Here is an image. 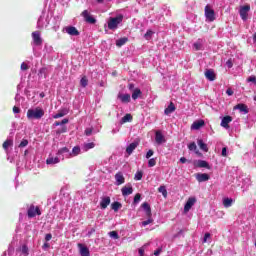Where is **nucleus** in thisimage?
Returning <instances> with one entry per match:
<instances>
[{"mask_svg":"<svg viewBox=\"0 0 256 256\" xmlns=\"http://www.w3.org/2000/svg\"><path fill=\"white\" fill-rule=\"evenodd\" d=\"M81 87H87L89 85V80L87 79V76H83L80 80Z\"/></svg>","mask_w":256,"mask_h":256,"instance_id":"obj_37","label":"nucleus"},{"mask_svg":"<svg viewBox=\"0 0 256 256\" xmlns=\"http://www.w3.org/2000/svg\"><path fill=\"white\" fill-rule=\"evenodd\" d=\"M205 17L207 21L213 22L215 21V10L211 9V6H205Z\"/></svg>","mask_w":256,"mask_h":256,"instance_id":"obj_5","label":"nucleus"},{"mask_svg":"<svg viewBox=\"0 0 256 256\" xmlns=\"http://www.w3.org/2000/svg\"><path fill=\"white\" fill-rule=\"evenodd\" d=\"M131 121H133V116L131 114H126L121 119V123H131Z\"/></svg>","mask_w":256,"mask_h":256,"instance_id":"obj_33","label":"nucleus"},{"mask_svg":"<svg viewBox=\"0 0 256 256\" xmlns=\"http://www.w3.org/2000/svg\"><path fill=\"white\" fill-rule=\"evenodd\" d=\"M20 251L22 255L29 256V247H27V244L22 245Z\"/></svg>","mask_w":256,"mask_h":256,"instance_id":"obj_35","label":"nucleus"},{"mask_svg":"<svg viewBox=\"0 0 256 256\" xmlns=\"http://www.w3.org/2000/svg\"><path fill=\"white\" fill-rule=\"evenodd\" d=\"M32 39L34 45L37 47L43 45V39L41 38V31H34L32 32Z\"/></svg>","mask_w":256,"mask_h":256,"instance_id":"obj_6","label":"nucleus"},{"mask_svg":"<svg viewBox=\"0 0 256 256\" xmlns=\"http://www.w3.org/2000/svg\"><path fill=\"white\" fill-rule=\"evenodd\" d=\"M128 41H129V38H127V37L120 38L116 41V46L123 47V45H125V43H127Z\"/></svg>","mask_w":256,"mask_h":256,"instance_id":"obj_32","label":"nucleus"},{"mask_svg":"<svg viewBox=\"0 0 256 256\" xmlns=\"http://www.w3.org/2000/svg\"><path fill=\"white\" fill-rule=\"evenodd\" d=\"M123 23V15H118L116 17H110L108 21V29L115 30L119 27V24Z\"/></svg>","mask_w":256,"mask_h":256,"instance_id":"obj_2","label":"nucleus"},{"mask_svg":"<svg viewBox=\"0 0 256 256\" xmlns=\"http://www.w3.org/2000/svg\"><path fill=\"white\" fill-rule=\"evenodd\" d=\"M63 153H69V148L67 147L60 148L57 152V155H63Z\"/></svg>","mask_w":256,"mask_h":256,"instance_id":"obj_44","label":"nucleus"},{"mask_svg":"<svg viewBox=\"0 0 256 256\" xmlns=\"http://www.w3.org/2000/svg\"><path fill=\"white\" fill-rule=\"evenodd\" d=\"M201 127H205V121L204 120H198L194 121L191 125V129L194 131H199Z\"/></svg>","mask_w":256,"mask_h":256,"instance_id":"obj_12","label":"nucleus"},{"mask_svg":"<svg viewBox=\"0 0 256 256\" xmlns=\"http://www.w3.org/2000/svg\"><path fill=\"white\" fill-rule=\"evenodd\" d=\"M51 247V245H49V243H44L42 246V249H49Z\"/></svg>","mask_w":256,"mask_h":256,"instance_id":"obj_64","label":"nucleus"},{"mask_svg":"<svg viewBox=\"0 0 256 256\" xmlns=\"http://www.w3.org/2000/svg\"><path fill=\"white\" fill-rule=\"evenodd\" d=\"M193 47L195 51H201V49H203V39H198V41L193 44Z\"/></svg>","mask_w":256,"mask_h":256,"instance_id":"obj_30","label":"nucleus"},{"mask_svg":"<svg viewBox=\"0 0 256 256\" xmlns=\"http://www.w3.org/2000/svg\"><path fill=\"white\" fill-rule=\"evenodd\" d=\"M81 17H83L84 21L86 23H89L90 25H95V23H97V19H95L93 16H91V14L89 13L88 10H84L81 13Z\"/></svg>","mask_w":256,"mask_h":256,"instance_id":"obj_3","label":"nucleus"},{"mask_svg":"<svg viewBox=\"0 0 256 256\" xmlns=\"http://www.w3.org/2000/svg\"><path fill=\"white\" fill-rule=\"evenodd\" d=\"M226 94H227L229 97H231V95H233V90H232L231 88H228V89L226 90Z\"/></svg>","mask_w":256,"mask_h":256,"instance_id":"obj_61","label":"nucleus"},{"mask_svg":"<svg viewBox=\"0 0 256 256\" xmlns=\"http://www.w3.org/2000/svg\"><path fill=\"white\" fill-rule=\"evenodd\" d=\"M151 223H153V218L148 217L147 220H145V221L142 222V225H143L144 227H147V225H151Z\"/></svg>","mask_w":256,"mask_h":256,"instance_id":"obj_46","label":"nucleus"},{"mask_svg":"<svg viewBox=\"0 0 256 256\" xmlns=\"http://www.w3.org/2000/svg\"><path fill=\"white\" fill-rule=\"evenodd\" d=\"M67 123H69V119L65 118L61 122L59 121L54 122L53 126L59 127V125H67Z\"/></svg>","mask_w":256,"mask_h":256,"instance_id":"obj_38","label":"nucleus"},{"mask_svg":"<svg viewBox=\"0 0 256 256\" xmlns=\"http://www.w3.org/2000/svg\"><path fill=\"white\" fill-rule=\"evenodd\" d=\"M154 151L153 150H149L147 153H146V159H151V157H153L154 155Z\"/></svg>","mask_w":256,"mask_h":256,"instance_id":"obj_52","label":"nucleus"},{"mask_svg":"<svg viewBox=\"0 0 256 256\" xmlns=\"http://www.w3.org/2000/svg\"><path fill=\"white\" fill-rule=\"evenodd\" d=\"M157 165V158H151L148 160V167H155Z\"/></svg>","mask_w":256,"mask_h":256,"instance_id":"obj_41","label":"nucleus"},{"mask_svg":"<svg viewBox=\"0 0 256 256\" xmlns=\"http://www.w3.org/2000/svg\"><path fill=\"white\" fill-rule=\"evenodd\" d=\"M122 205L120 202H113L111 204V209H113V211H115V213H117V211H119V209H121Z\"/></svg>","mask_w":256,"mask_h":256,"instance_id":"obj_34","label":"nucleus"},{"mask_svg":"<svg viewBox=\"0 0 256 256\" xmlns=\"http://www.w3.org/2000/svg\"><path fill=\"white\" fill-rule=\"evenodd\" d=\"M175 109V104L173 102H170L168 107L164 110L165 115H171V113H174Z\"/></svg>","mask_w":256,"mask_h":256,"instance_id":"obj_26","label":"nucleus"},{"mask_svg":"<svg viewBox=\"0 0 256 256\" xmlns=\"http://www.w3.org/2000/svg\"><path fill=\"white\" fill-rule=\"evenodd\" d=\"M109 235L112 239H119V233H117V231H111L109 232Z\"/></svg>","mask_w":256,"mask_h":256,"instance_id":"obj_47","label":"nucleus"},{"mask_svg":"<svg viewBox=\"0 0 256 256\" xmlns=\"http://www.w3.org/2000/svg\"><path fill=\"white\" fill-rule=\"evenodd\" d=\"M27 145H29V141L27 139H24L20 142V144L18 145V147L23 148V147H27Z\"/></svg>","mask_w":256,"mask_h":256,"instance_id":"obj_48","label":"nucleus"},{"mask_svg":"<svg viewBox=\"0 0 256 256\" xmlns=\"http://www.w3.org/2000/svg\"><path fill=\"white\" fill-rule=\"evenodd\" d=\"M59 157H53V156H49L46 159V165H57V163H59Z\"/></svg>","mask_w":256,"mask_h":256,"instance_id":"obj_25","label":"nucleus"},{"mask_svg":"<svg viewBox=\"0 0 256 256\" xmlns=\"http://www.w3.org/2000/svg\"><path fill=\"white\" fill-rule=\"evenodd\" d=\"M207 239H211V234L209 232L205 233L203 243H207Z\"/></svg>","mask_w":256,"mask_h":256,"instance_id":"obj_55","label":"nucleus"},{"mask_svg":"<svg viewBox=\"0 0 256 256\" xmlns=\"http://www.w3.org/2000/svg\"><path fill=\"white\" fill-rule=\"evenodd\" d=\"M134 179L136 181H141V179H143V172L141 171L136 172Z\"/></svg>","mask_w":256,"mask_h":256,"instance_id":"obj_43","label":"nucleus"},{"mask_svg":"<svg viewBox=\"0 0 256 256\" xmlns=\"http://www.w3.org/2000/svg\"><path fill=\"white\" fill-rule=\"evenodd\" d=\"M115 180L116 185H123V183H125V176H123V172H117L115 174Z\"/></svg>","mask_w":256,"mask_h":256,"instance_id":"obj_17","label":"nucleus"},{"mask_svg":"<svg viewBox=\"0 0 256 256\" xmlns=\"http://www.w3.org/2000/svg\"><path fill=\"white\" fill-rule=\"evenodd\" d=\"M78 248L80 249L81 256H91V253L89 252V248H87V246L79 243Z\"/></svg>","mask_w":256,"mask_h":256,"instance_id":"obj_16","label":"nucleus"},{"mask_svg":"<svg viewBox=\"0 0 256 256\" xmlns=\"http://www.w3.org/2000/svg\"><path fill=\"white\" fill-rule=\"evenodd\" d=\"M65 31H66V33H68V35H72V36H74V37H77V36L80 35L79 30H77V29L75 28V26H67V27L65 28Z\"/></svg>","mask_w":256,"mask_h":256,"instance_id":"obj_13","label":"nucleus"},{"mask_svg":"<svg viewBox=\"0 0 256 256\" xmlns=\"http://www.w3.org/2000/svg\"><path fill=\"white\" fill-rule=\"evenodd\" d=\"M122 103H130L131 95L130 94H122L118 96Z\"/></svg>","mask_w":256,"mask_h":256,"instance_id":"obj_28","label":"nucleus"},{"mask_svg":"<svg viewBox=\"0 0 256 256\" xmlns=\"http://www.w3.org/2000/svg\"><path fill=\"white\" fill-rule=\"evenodd\" d=\"M128 89H129V91H135V84H133V83H129L128 84Z\"/></svg>","mask_w":256,"mask_h":256,"instance_id":"obj_57","label":"nucleus"},{"mask_svg":"<svg viewBox=\"0 0 256 256\" xmlns=\"http://www.w3.org/2000/svg\"><path fill=\"white\" fill-rule=\"evenodd\" d=\"M233 121V117L231 116H225L222 118L221 121V127H224V129H229V124Z\"/></svg>","mask_w":256,"mask_h":256,"instance_id":"obj_15","label":"nucleus"},{"mask_svg":"<svg viewBox=\"0 0 256 256\" xmlns=\"http://www.w3.org/2000/svg\"><path fill=\"white\" fill-rule=\"evenodd\" d=\"M45 115V110L42 108L36 107L34 109H28L27 111V119L33 120V119H41Z\"/></svg>","mask_w":256,"mask_h":256,"instance_id":"obj_1","label":"nucleus"},{"mask_svg":"<svg viewBox=\"0 0 256 256\" xmlns=\"http://www.w3.org/2000/svg\"><path fill=\"white\" fill-rule=\"evenodd\" d=\"M226 65H227V67H228L229 69H231V67H233V62H232L231 60H228V61L226 62Z\"/></svg>","mask_w":256,"mask_h":256,"instance_id":"obj_62","label":"nucleus"},{"mask_svg":"<svg viewBox=\"0 0 256 256\" xmlns=\"http://www.w3.org/2000/svg\"><path fill=\"white\" fill-rule=\"evenodd\" d=\"M51 239H53V235H51V234H46V236H45V241H51Z\"/></svg>","mask_w":256,"mask_h":256,"instance_id":"obj_59","label":"nucleus"},{"mask_svg":"<svg viewBox=\"0 0 256 256\" xmlns=\"http://www.w3.org/2000/svg\"><path fill=\"white\" fill-rule=\"evenodd\" d=\"M204 75H205L206 79H208V81H215V79H217V75L215 74L214 69L206 70Z\"/></svg>","mask_w":256,"mask_h":256,"instance_id":"obj_10","label":"nucleus"},{"mask_svg":"<svg viewBox=\"0 0 256 256\" xmlns=\"http://www.w3.org/2000/svg\"><path fill=\"white\" fill-rule=\"evenodd\" d=\"M79 153H81V148L79 146H75L72 149V155L73 157H77V155H79Z\"/></svg>","mask_w":256,"mask_h":256,"instance_id":"obj_40","label":"nucleus"},{"mask_svg":"<svg viewBox=\"0 0 256 256\" xmlns=\"http://www.w3.org/2000/svg\"><path fill=\"white\" fill-rule=\"evenodd\" d=\"M155 142L157 145H163V143H167V140L165 139V136L163 135V132L161 130H157L155 132Z\"/></svg>","mask_w":256,"mask_h":256,"instance_id":"obj_8","label":"nucleus"},{"mask_svg":"<svg viewBox=\"0 0 256 256\" xmlns=\"http://www.w3.org/2000/svg\"><path fill=\"white\" fill-rule=\"evenodd\" d=\"M197 143H198V147L202 151H204V153H208L209 152V147H207V144L205 142H203V139H198Z\"/></svg>","mask_w":256,"mask_h":256,"instance_id":"obj_23","label":"nucleus"},{"mask_svg":"<svg viewBox=\"0 0 256 256\" xmlns=\"http://www.w3.org/2000/svg\"><path fill=\"white\" fill-rule=\"evenodd\" d=\"M111 204V198L109 196L102 198L100 202L101 209H107L109 205Z\"/></svg>","mask_w":256,"mask_h":256,"instance_id":"obj_20","label":"nucleus"},{"mask_svg":"<svg viewBox=\"0 0 256 256\" xmlns=\"http://www.w3.org/2000/svg\"><path fill=\"white\" fill-rule=\"evenodd\" d=\"M247 82H248V83H254V84H255V82H256V77H255V76H250V77H248V78H247Z\"/></svg>","mask_w":256,"mask_h":256,"instance_id":"obj_53","label":"nucleus"},{"mask_svg":"<svg viewBox=\"0 0 256 256\" xmlns=\"http://www.w3.org/2000/svg\"><path fill=\"white\" fill-rule=\"evenodd\" d=\"M234 109H239L241 113H249V109L247 108V105L245 104H238L234 107Z\"/></svg>","mask_w":256,"mask_h":256,"instance_id":"obj_29","label":"nucleus"},{"mask_svg":"<svg viewBox=\"0 0 256 256\" xmlns=\"http://www.w3.org/2000/svg\"><path fill=\"white\" fill-rule=\"evenodd\" d=\"M138 146H139L138 142H132L130 145L127 146L126 153L128 155H131L133 153V150L137 149Z\"/></svg>","mask_w":256,"mask_h":256,"instance_id":"obj_22","label":"nucleus"},{"mask_svg":"<svg viewBox=\"0 0 256 256\" xmlns=\"http://www.w3.org/2000/svg\"><path fill=\"white\" fill-rule=\"evenodd\" d=\"M158 191L159 193H162L163 197H167V188L165 186H160Z\"/></svg>","mask_w":256,"mask_h":256,"instance_id":"obj_42","label":"nucleus"},{"mask_svg":"<svg viewBox=\"0 0 256 256\" xmlns=\"http://www.w3.org/2000/svg\"><path fill=\"white\" fill-rule=\"evenodd\" d=\"M223 205H224V207H231V205H233V199H231V198H225L224 200H223Z\"/></svg>","mask_w":256,"mask_h":256,"instance_id":"obj_36","label":"nucleus"},{"mask_svg":"<svg viewBox=\"0 0 256 256\" xmlns=\"http://www.w3.org/2000/svg\"><path fill=\"white\" fill-rule=\"evenodd\" d=\"M65 115H69V109L67 108L59 110L57 114L53 115V119H61V117H65Z\"/></svg>","mask_w":256,"mask_h":256,"instance_id":"obj_18","label":"nucleus"},{"mask_svg":"<svg viewBox=\"0 0 256 256\" xmlns=\"http://www.w3.org/2000/svg\"><path fill=\"white\" fill-rule=\"evenodd\" d=\"M249 11H251V6L249 5H245L240 8V17L242 21H247Z\"/></svg>","mask_w":256,"mask_h":256,"instance_id":"obj_9","label":"nucleus"},{"mask_svg":"<svg viewBox=\"0 0 256 256\" xmlns=\"http://www.w3.org/2000/svg\"><path fill=\"white\" fill-rule=\"evenodd\" d=\"M139 201H141V195L139 193H137L135 196H134V201L133 203L135 205H137V203H139Z\"/></svg>","mask_w":256,"mask_h":256,"instance_id":"obj_49","label":"nucleus"},{"mask_svg":"<svg viewBox=\"0 0 256 256\" xmlns=\"http://www.w3.org/2000/svg\"><path fill=\"white\" fill-rule=\"evenodd\" d=\"M141 95H143V92H141V89H139V88H135L132 91V99L134 101H137V99H139V97H141Z\"/></svg>","mask_w":256,"mask_h":256,"instance_id":"obj_27","label":"nucleus"},{"mask_svg":"<svg viewBox=\"0 0 256 256\" xmlns=\"http://www.w3.org/2000/svg\"><path fill=\"white\" fill-rule=\"evenodd\" d=\"M193 165L199 169H211V165H209V162L205 160H194Z\"/></svg>","mask_w":256,"mask_h":256,"instance_id":"obj_7","label":"nucleus"},{"mask_svg":"<svg viewBox=\"0 0 256 256\" xmlns=\"http://www.w3.org/2000/svg\"><path fill=\"white\" fill-rule=\"evenodd\" d=\"M123 197H127L133 194V187L132 186H124L121 189Z\"/></svg>","mask_w":256,"mask_h":256,"instance_id":"obj_19","label":"nucleus"},{"mask_svg":"<svg viewBox=\"0 0 256 256\" xmlns=\"http://www.w3.org/2000/svg\"><path fill=\"white\" fill-rule=\"evenodd\" d=\"M141 207H142V209H144L147 217H151L152 216L151 205H149V203L144 202V203H142Z\"/></svg>","mask_w":256,"mask_h":256,"instance_id":"obj_21","label":"nucleus"},{"mask_svg":"<svg viewBox=\"0 0 256 256\" xmlns=\"http://www.w3.org/2000/svg\"><path fill=\"white\" fill-rule=\"evenodd\" d=\"M180 163H182V164L191 163V160H187V158L181 157V158H180Z\"/></svg>","mask_w":256,"mask_h":256,"instance_id":"obj_56","label":"nucleus"},{"mask_svg":"<svg viewBox=\"0 0 256 256\" xmlns=\"http://www.w3.org/2000/svg\"><path fill=\"white\" fill-rule=\"evenodd\" d=\"M2 147H3L4 151H8L9 147H13V140L8 139V140L4 141V143L2 144Z\"/></svg>","mask_w":256,"mask_h":256,"instance_id":"obj_31","label":"nucleus"},{"mask_svg":"<svg viewBox=\"0 0 256 256\" xmlns=\"http://www.w3.org/2000/svg\"><path fill=\"white\" fill-rule=\"evenodd\" d=\"M13 113H21V109L17 106L13 107Z\"/></svg>","mask_w":256,"mask_h":256,"instance_id":"obj_60","label":"nucleus"},{"mask_svg":"<svg viewBox=\"0 0 256 256\" xmlns=\"http://www.w3.org/2000/svg\"><path fill=\"white\" fill-rule=\"evenodd\" d=\"M161 251H162L161 248L155 250V251H154V255H155V256L161 255Z\"/></svg>","mask_w":256,"mask_h":256,"instance_id":"obj_63","label":"nucleus"},{"mask_svg":"<svg viewBox=\"0 0 256 256\" xmlns=\"http://www.w3.org/2000/svg\"><path fill=\"white\" fill-rule=\"evenodd\" d=\"M62 133H67V126H63L61 129L56 130V135H61Z\"/></svg>","mask_w":256,"mask_h":256,"instance_id":"obj_45","label":"nucleus"},{"mask_svg":"<svg viewBox=\"0 0 256 256\" xmlns=\"http://www.w3.org/2000/svg\"><path fill=\"white\" fill-rule=\"evenodd\" d=\"M188 149L189 151H195L196 155H199V157H203V154L199 152V150L197 149V144L195 142H191L188 145Z\"/></svg>","mask_w":256,"mask_h":256,"instance_id":"obj_24","label":"nucleus"},{"mask_svg":"<svg viewBox=\"0 0 256 256\" xmlns=\"http://www.w3.org/2000/svg\"><path fill=\"white\" fill-rule=\"evenodd\" d=\"M84 133L87 137L91 136L93 133V128H86Z\"/></svg>","mask_w":256,"mask_h":256,"instance_id":"obj_51","label":"nucleus"},{"mask_svg":"<svg viewBox=\"0 0 256 256\" xmlns=\"http://www.w3.org/2000/svg\"><path fill=\"white\" fill-rule=\"evenodd\" d=\"M27 215L29 219H33V217H36L37 215H41V210L39 209V206L31 205L28 208Z\"/></svg>","mask_w":256,"mask_h":256,"instance_id":"obj_4","label":"nucleus"},{"mask_svg":"<svg viewBox=\"0 0 256 256\" xmlns=\"http://www.w3.org/2000/svg\"><path fill=\"white\" fill-rule=\"evenodd\" d=\"M151 35H153V31L147 30V32L144 34V37L147 39V41H149V39H151Z\"/></svg>","mask_w":256,"mask_h":256,"instance_id":"obj_50","label":"nucleus"},{"mask_svg":"<svg viewBox=\"0 0 256 256\" xmlns=\"http://www.w3.org/2000/svg\"><path fill=\"white\" fill-rule=\"evenodd\" d=\"M197 202V199L195 198H189L184 206V212L188 213V211L191 210V207H193V205H195V203Z\"/></svg>","mask_w":256,"mask_h":256,"instance_id":"obj_11","label":"nucleus"},{"mask_svg":"<svg viewBox=\"0 0 256 256\" xmlns=\"http://www.w3.org/2000/svg\"><path fill=\"white\" fill-rule=\"evenodd\" d=\"M29 69V65H27V63L23 62L21 64V70L22 71H27Z\"/></svg>","mask_w":256,"mask_h":256,"instance_id":"obj_54","label":"nucleus"},{"mask_svg":"<svg viewBox=\"0 0 256 256\" xmlns=\"http://www.w3.org/2000/svg\"><path fill=\"white\" fill-rule=\"evenodd\" d=\"M94 148H95V143L93 142L84 144V151H89V149H94Z\"/></svg>","mask_w":256,"mask_h":256,"instance_id":"obj_39","label":"nucleus"},{"mask_svg":"<svg viewBox=\"0 0 256 256\" xmlns=\"http://www.w3.org/2000/svg\"><path fill=\"white\" fill-rule=\"evenodd\" d=\"M196 179L199 183H203L205 181H209V179H211V177L209 176V174L207 173H198L196 175Z\"/></svg>","mask_w":256,"mask_h":256,"instance_id":"obj_14","label":"nucleus"},{"mask_svg":"<svg viewBox=\"0 0 256 256\" xmlns=\"http://www.w3.org/2000/svg\"><path fill=\"white\" fill-rule=\"evenodd\" d=\"M222 157H227V147L222 148Z\"/></svg>","mask_w":256,"mask_h":256,"instance_id":"obj_58","label":"nucleus"}]
</instances>
